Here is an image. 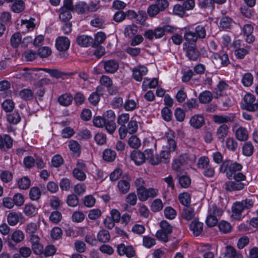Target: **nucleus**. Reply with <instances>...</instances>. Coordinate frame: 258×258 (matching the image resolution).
<instances>
[{
	"label": "nucleus",
	"mask_w": 258,
	"mask_h": 258,
	"mask_svg": "<svg viewBox=\"0 0 258 258\" xmlns=\"http://www.w3.org/2000/svg\"><path fill=\"white\" fill-rule=\"evenodd\" d=\"M242 169L241 164L237 163H232L230 160L224 161L220 168L221 172L225 173L226 176L229 179L246 181V176L240 172Z\"/></svg>",
	"instance_id": "obj_1"
},
{
	"label": "nucleus",
	"mask_w": 258,
	"mask_h": 258,
	"mask_svg": "<svg viewBox=\"0 0 258 258\" xmlns=\"http://www.w3.org/2000/svg\"><path fill=\"white\" fill-rule=\"evenodd\" d=\"M253 204V201L248 199L241 202H235L232 207V217L235 219H239L242 216V213H245V211L251 208Z\"/></svg>",
	"instance_id": "obj_2"
},
{
	"label": "nucleus",
	"mask_w": 258,
	"mask_h": 258,
	"mask_svg": "<svg viewBox=\"0 0 258 258\" xmlns=\"http://www.w3.org/2000/svg\"><path fill=\"white\" fill-rule=\"evenodd\" d=\"M107 123L106 131L110 134H112L116 129V124L114 122L115 115L114 112L109 110L106 112L103 115Z\"/></svg>",
	"instance_id": "obj_3"
},
{
	"label": "nucleus",
	"mask_w": 258,
	"mask_h": 258,
	"mask_svg": "<svg viewBox=\"0 0 258 258\" xmlns=\"http://www.w3.org/2000/svg\"><path fill=\"white\" fill-rule=\"evenodd\" d=\"M74 10V6L68 7L64 5L59 9V19L61 22H69L72 18L71 12Z\"/></svg>",
	"instance_id": "obj_4"
},
{
	"label": "nucleus",
	"mask_w": 258,
	"mask_h": 258,
	"mask_svg": "<svg viewBox=\"0 0 258 258\" xmlns=\"http://www.w3.org/2000/svg\"><path fill=\"white\" fill-rule=\"evenodd\" d=\"M117 252L119 255H125L128 258L134 257L136 253L135 250L132 246H126L123 243L117 245Z\"/></svg>",
	"instance_id": "obj_5"
},
{
	"label": "nucleus",
	"mask_w": 258,
	"mask_h": 258,
	"mask_svg": "<svg viewBox=\"0 0 258 258\" xmlns=\"http://www.w3.org/2000/svg\"><path fill=\"white\" fill-rule=\"evenodd\" d=\"M165 138L167 140V145L164 147L169 151L173 152L175 151L177 146L175 141L176 136L175 133L171 131H169L165 134Z\"/></svg>",
	"instance_id": "obj_6"
},
{
	"label": "nucleus",
	"mask_w": 258,
	"mask_h": 258,
	"mask_svg": "<svg viewBox=\"0 0 258 258\" xmlns=\"http://www.w3.org/2000/svg\"><path fill=\"white\" fill-rule=\"evenodd\" d=\"M245 181L234 180V181H229L225 183V189L228 191H232L234 190H240L244 188L246 184Z\"/></svg>",
	"instance_id": "obj_7"
},
{
	"label": "nucleus",
	"mask_w": 258,
	"mask_h": 258,
	"mask_svg": "<svg viewBox=\"0 0 258 258\" xmlns=\"http://www.w3.org/2000/svg\"><path fill=\"white\" fill-rule=\"evenodd\" d=\"M183 49L186 51V55L189 59L191 60H196L200 55L199 51L196 49V46L191 44H183Z\"/></svg>",
	"instance_id": "obj_8"
},
{
	"label": "nucleus",
	"mask_w": 258,
	"mask_h": 258,
	"mask_svg": "<svg viewBox=\"0 0 258 258\" xmlns=\"http://www.w3.org/2000/svg\"><path fill=\"white\" fill-rule=\"evenodd\" d=\"M245 102V108L249 111H254L258 110V103L253 104L255 98V97L249 93L246 94L244 97Z\"/></svg>",
	"instance_id": "obj_9"
},
{
	"label": "nucleus",
	"mask_w": 258,
	"mask_h": 258,
	"mask_svg": "<svg viewBox=\"0 0 258 258\" xmlns=\"http://www.w3.org/2000/svg\"><path fill=\"white\" fill-rule=\"evenodd\" d=\"M131 158L136 164L138 165H141L147 159L146 151L144 153H142L139 150H134L131 153Z\"/></svg>",
	"instance_id": "obj_10"
},
{
	"label": "nucleus",
	"mask_w": 258,
	"mask_h": 258,
	"mask_svg": "<svg viewBox=\"0 0 258 258\" xmlns=\"http://www.w3.org/2000/svg\"><path fill=\"white\" fill-rule=\"evenodd\" d=\"M13 142V139L9 135H0V150L6 151L11 148Z\"/></svg>",
	"instance_id": "obj_11"
},
{
	"label": "nucleus",
	"mask_w": 258,
	"mask_h": 258,
	"mask_svg": "<svg viewBox=\"0 0 258 258\" xmlns=\"http://www.w3.org/2000/svg\"><path fill=\"white\" fill-rule=\"evenodd\" d=\"M55 46L59 51H65L69 48L70 40L66 37H59L56 40Z\"/></svg>",
	"instance_id": "obj_12"
},
{
	"label": "nucleus",
	"mask_w": 258,
	"mask_h": 258,
	"mask_svg": "<svg viewBox=\"0 0 258 258\" xmlns=\"http://www.w3.org/2000/svg\"><path fill=\"white\" fill-rule=\"evenodd\" d=\"M242 258L241 253L238 252L236 249L230 245L227 246L226 252L222 254L219 258Z\"/></svg>",
	"instance_id": "obj_13"
},
{
	"label": "nucleus",
	"mask_w": 258,
	"mask_h": 258,
	"mask_svg": "<svg viewBox=\"0 0 258 258\" xmlns=\"http://www.w3.org/2000/svg\"><path fill=\"white\" fill-rule=\"evenodd\" d=\"M104 69L106 73H114L118 70L119 65L117 61L114 59L102 61Z\"/></svg>",
	"instance_id": "obj_14"
},
{
	"label": "nucleus",
	"mask_w": 258,
	"mask_h": 258,
	"mask_svg": "<svg viewBox=\"0 0 258 258\" xmlns=\"http://www.w3.org/2000/svg\"><path fill=\"white\" fill-rule=\"evenodd\" d=\"M189 228L192 231L195 236H198L201 234L203 229V223L200 222L198 219H194L191 222Z\"/></svg>",
	"instance_id": "obj_15"
},
{
	"label": "nucleus",
	"mask_w": 258,
	"mask_h": 258,
	"mask_svg": "<svg viewBox=\"0 0 258 258\" xmlns=\"http://www.w3.org/2000/svg\"><path fill=\"white\" fill-rule=\"evenodd\" d=\"M130 181L131 179L127 176L126 177L124 176L122 179L118 182L117 187L121 194H124L128 191L130 188Z\"/></svg>",
	"instance_id": "obj_16"
},
{
	"label": "nucleus",
	"mask_w": 258,
	"mask_h": 258,
	"mask_svg": "<svg viewBox=\"0 0 258 258\" xmlns=\"http://www.w3.org/2000/svg\"><path fill=\"white\" fill-rule=\"evenodd\" d=\"M94 39L92 37L87 35L79 36L76 40L77 44L82 47H88L93 44Z\"/></svg>",
	"instance_id": "obj_17"
},
{
	"label": "nucleus",
	"mask_w": 258,
	"mask_h": 258,
	"mask_svg": "<svg viewBox=\"0 0 258 258\" xmlns=\"http://www.w3.org/2000/svg\"><path fill=\"white\" fill-rule=\"evenodd\" d=\"M235 116L232 115L230 116H224L215 115L213 116V119L215 123L218 124H224L226 122H233L235 120Z\"/></svg>",
	"instance_id": "obj_18"
},
{
	"label": "nucleus",
	"mask_w": 258,
	"mask_h": 258,
	"mask_svg": "<svg viewBox=\"0 0 258 258\" xmlns=\"http://www.w3.org/2000/svg\"><path fill=\"white\" fill-rule=\"evenodd\" d=\"M229 133V127L226 124H222L217 130L216 136L218 140L222 142L224 141V139L227 137Z\"/></svg>",
	"instance_id": "obj_19"
},
{
	"label": "nucleus",
	"mask_w": 258,
	"mask_h": 258,
	"mask_svg": "<svg viewBox=\"0 0 258 258\" xmlns=\"http://www.w3.org/2000/svg\"><path fill=\"white\" fill-rule=\"evenodd\" d=\"M236 139L240 141H246L248 138V132L244 127L240 126L235 131V133Z\"/></svg>",
	"instance_id": "obj_20"
},
{
	"label": "nucleus",
	"mask_w": 258,
	"mask_h": 258,
	"mask_svg": "<svg viewBox=\"0 0 258 258\" xmlns=\"http://www.w3.org/2000/svg\"><path fill=\"white\" fill-rule=\"evenodd\" d=\"M146 153L147 159L152 165H157L162 162V159L160 158L159 155L157 154L154 155L153 150L151 149L146 150Z\"/></svg>",
	"instance_id": "obj_21"
},
{
	"label": "nucleus",
	"mask_w": 258,
	"mask_h": 258,
	"mask_svg": "<svg viewBox=\"0 0 258 258\" xmlns=\"http://www.w3.org/2000/svg\"><path fill=\"white\" fill-rule=\"evenodd\" d=\"M189 122L191 126L198 129L203 125L205 120L201 115H195L190 118Z\"/></svg>",
	"instance_id": "obj_22"
},
{
	"label": "nucleus",
	"mask_w": 258,
	"mask_h": 258,
	"mask_svg": "<svg viewBox=\"0 0 258 258\" xmlns=\"http://www.w3.org/2000/svg\"><path fill=\"white\" fill-rule=\"evenodd\" d=\"M44 72L48 73L51 77L56 79L62 78L64 76H71L73 73H66L63 72L59 71L57 69H43Z\"/></svg>",
	"instance_id": "obj_23"
},
{
	"label": "nucleus",
	"mask_w": 258,
	"mask_h": 258,
	"mask_svg": "<svg viewBox=\"0 0 258 258\" xmlns=\"http://www.w3.org/2000/svg\"><path fill=\"white\" fill-rule=\"evenodd\" d=\"M148 72V70L146 67H140L139 68H135L133 70V77L137 81H141L142 77L145 75Z\"/></svg>",
	"instance_id": "obj_24"
},
{
	"label": "nucleus",
	"mask_w": 258,
	"mask_h": 258,
	"mask_svg": "<svg viewBox=\"0 0 258 258\" xmlns=\"http://www.w3.org/2000/svg\"><path fill=\"white\" fill-rule=\"evenodd\" d=\"M22 216L21 213L11 212L8 216V222L10 225L14 226L22 219Z\"/></svg>",
	"instance_id": "obj_25"
},
{
	"label": "nucleus",
	"mask_w": 258,
	"mask_h": 258,
	"mask_svg": "<svg viewBox=\"0 0 258 258\" xmlns=\"http://www.w3.org/2000/svg\"><path fill=\"white\" fill-rule=\"evenodd\" d=\"M177 178L180 185L183 188L188 187L190 183V178L187 175H182L181 172L177 174Z\"/></svg>",
	"instance_id": "obj_26"
},
{
	"label": "nucleus",
	"mask_w": 258,
	"mask_h": 258,
	"mask_svg": "<svg viewBox=\"0 0 258 258\" xmlns=\"http://www.w3.org/2000/svg\"><path fill=\"white\" fill-rule=\"evenodd\" d=\"M7 119L9 123L17 124L21 121V116L17 111H11L7 114Z\"/></svg>",
	"instance_id": "obj_27"
},
{
	"label": "nucleus",
	"mask_w": 258,
	"mask_h": 258,
	"mask_svg": "<svg viewBox=\"0 0 258 258\" xmlns=\"http://www.w3.org/2000/svg\"><path fill=\"white\" fill-rule=\"evenodd\" d=\"M73 99V97L71 94L66 93L59 96L58 101L61 105L68 106L72 103Z\"/></svg>",
	"instance_id": "obj_28"
},
{
	"label": "nucleus",
	"mask_w": 258,
	"mask_h": 258,
	"mask_svg": "<svg viewBox=\"0 0 258 258\" xmlns=\"http://www.w3.org/2000/svg\"><path fill=\"white\" fill-rule=\"evenodd\" d=\"M195 216V211L193 208L185 206L183 209L182 217L187 221L191 220Z\"/></svg>",
	"instance_id": "obj_29"
},
{
	"label": "nucleus",
	"mask_w": 258,
	"mask_h": 258,
	"mask_svg": "<svg viewBox=\"0 0 258 258\" xmlns=\"http://www.w3.org/2000/svg\"><path fill=\"white\" fill-rule=\"evenodd\" d=\"M138 31V27L132 24L127 25L124 28V35L125 37L132 38L135 36Z\"/></svg>",
	"instance_id": "obj_30"
},
{
	"label": "nucleus",
	"mask_w": 258,
	"mask_h": 258,
	"mask_svg": "<svg viewBox=\"0 0 258 258\" xmlns=\"http://www.w3.org/2000/svg\"><path fill=\"white\" fill-rule=\"evenodd\" d=\"M13 2L14 4L11 9L14 12L19 13L25 9V5L23 0H14Z\"/></svg>",
	"instance_id": "obj_31"
},
{
	"label": "nucleus",
	"mask_w": 258,
	"mask_h": 258,
	"mask_svg": "<svg viewBox=\"0 0 258 258\" xmlns=\"http://www.w3.org/2000/svg\"><path fill=\"white\" fill-rule=\"evenodd\" d=\"M213 98L212 93L209 91H205L200 94L199 96V101L202 103H208Z\"/></svg>",
	"instance_id": "obj_32"
},
{
	"label": "nucleus",
	"mask_w": 258,
	"mask_h": 258,
	"mask_svg": "<svg viewBox=\"0 0 258 258\" xmlns=\"http://www.w3.org/2000/svg\"><path fill=\"white\" fill-rule=\"evenodd\" d=\"M116 156L114 151L111 149H106L103 153V158L104 160L108 162H112L114 160Z\"/></svg>",
	"instance_id": "obj_33"
},
{
	"label": "nucleus",
	"mask_w": 258,
	"mask_h": 258,
	"mask_svg": "<svg viewBox=\"0 0 258 258\" xmlns=\"http://www.w3.org/2000/svg\"><path fill=\"white\" fill-rule=\"evenodd\" d=\"M183 38L189 43L188 44L191 45H193L194 43H196L199 39L194 32L190 31L185 33Z\"/></svg>",
	"instance_id": "obj_34"
},
{
	"label": "nucleus",
	"mask_w": 258,
	"mask_h": 258,
	"mask_svg": "<svg viewBox=\"0 0 258 258\" xmlns=\"http://www.w3.org/2000/svg\"><path fill=\"white\" fill-rule=\"evenodd\" d=\"M97 239L101 242L105 243L109 241L110 239V234L106 230H100L97 234Z\"/></svg>",
	"instance_id": "obj_35"
},
{
	"label": "nucleus",
	"mask_w": 258,
	"mask_h": 258,
	"mask_svg": "<svg viewBox=\"0 0 258 258\" xmlns=\"http://www.w3.org/2000/svg\"><path fill=\"white\" fill-rule=\"evenodd\" d=\"M22 40L21 34L19 32L12 35L11 38V45L14 48H17L21 43Z\"/></svg>",
	"instance_id": "obj_36"
},
{
	"label": "nucleus",
	"mask_w": 258,
	"mask_h": 258,
	"mask_svg": "<svg viewBox=\"0 0 258 258\" xmlns=\"http://www.w3.org/2000/svg\"><path fill=\"white\" fill-rule=\"evenodd\" d=\"M2 108L7 112L12 111L15 107L14 102L11 99H6L2 104Z\"/></svg>",
	"instance_id": "obj_37"
},
{
	"label": "nucleus",
	"mask_w": 258,
	"mask_h": 258,
	"mask_svg": "<svg viewBox=\"0 0 258 258\" xmlns=\"http://www.w3.org/2000/svg\"><path fill=\"white\" fill-rule=\"evenodd\" d=\"M19 187L22 189H27L31 185V181L27 176H24L20 179L18 182Z\"/></svg>",
	"instance_id": "obj_38"
},
{
	"label": "nucleus",
	"mask_w": 258,
	"mask_h": 258,
	"mask_svg": "<svg viewBox=\"0 0 258 258\" xmlns=\"http://www.w3.org/2000/svg\"><path fill=\"white\" fill-rule=\"evenodd\" d=\"M41 195V191L38 187H33L30 190L29 196L32 200H38L40 198Z\"/></svg>",
	"instance_id": "obj_39"
},
{
	"label": "nucleus",
	"mask_w": 258,
	"mask_h": 258,
	"mask_svg": "<svg viewBox=\"0 0 258 258\" xmlns=\"http://www.w3.org/2000/svg\"><path fill=\"white\" fill-rule=\"evenodd\" d=\"M24 238V235L23 232L19 230L15 231L11 235V240L16 243H20Z\"/></svg>",
	"instance_id": "obj_40"
},
{
	"label": "nucleus",
	"mask_w": 258,
	"mask_h": 258,
	"mask_svg": "<svg viewBox=\"0 0 258 258\" xmlns=\"http://www.w3.org/2000/svg\"><path fill=\"white\" fill-rule=\"evenodd\" d=\"M253 146L250 142L245 143L242 147V153L246 156H250L253 153Z\"/></svg>",
	"instance_id": "obj_41"
},
{
	"label": "nucleus",
	"mask_w": 258,
	"mask_h": 258,
	"mask_svg": "<svg viewBox=\"0 0 258 258\" xmlns=\"http://www.w3.org/2000/svg\"><path fill=\"white\" fill-rule=\"evenodd\" d=\"M237 142L233 138H228L226 140V146L227 148L231 151H235L237 147Z\"/></svg>",
	"instance_id": "obj_42"
},
{
	"label": "nucleus",
	"mask_w": 258,
	"mask_h": 258,
	"mask_svg": "<svg viewBox=\"0 0 258 258\" xmlns=\"http://www.w3.org/2000/svg\"><path fill=\"white\" fill-rule=\"evenodd\" d=\"M179 200L184 207L189 206L190 203V196L187 192H183L179 195Z\"/></svg>",
	"instance_id": "obj_43"
},
{
	"label": "nucleus",
	"mask_w": 258,
	"mask_h": 258,
	"mask_svg": "<svg viewBox=\"0 0 258 258\" xmlns=\"http://www.w3.org/2000/svg\"><path fill=\"white\" fill-rule=\"evenodd\" d=\"M73 176L80 181H84L86 178V175L84 172L79 168H75L73 170Z\"/></svg>",
	"instance_id": "obj_44"
},
{
	"label": "nucleus",
	"mask_w": 258,
	"mask_h": 258,
	"mask_svg": "<svg viewBox=\"0 0 258 258\" xmlns=\"http://www.w3.org/2000/svg\"><path fill=\"white\" fill-rule=\"evenodd\" d=\"M137 194L139 200L141 201H145L148 198L147 189L145 187H138Z\"/></svg>",
	"instance_id": "obj_45"
},
{
	"label": "nucleus",
	"mask_w": 258,
	"mask_h": 258,
	"mask_svg": "<svg viewBox=\"0 0 258 258\" xmlns=\"http://www.w3.org/2000/svg\"><path fill=\"white\" fill-rule=\"evenodd\" d=\"M19 95L22 99L29 100L33 98V93L30 89H24L20 92Z\"/></svg>",
	"instance_id": "obj_46"
},
{
	"label": "nucleus",
	"mask_w": 258,
	"mask_h": 258,
	"mask_svg": "<svg viewBox=\"0 0 258 258\" xmlns=\"http://www.w3.org/2000/svg\"><path fill=\"white\" fill-rule=\"evenodd\" d=\"M88 9V5L84 2H79L74 7V10L81 14L86 12Z\"/></svg>",
	"instance_id": "obj_47"
},
{
	"label": "nucleus",
	"mask_w": 258,
	"mask_h": 258,
	"mask_svg": "<svg viewBox=\"0 0 258 258\" xmlns=\"http://www.w3.org/2000/svg\"><path fill=\"white\" fill-rule=\"evenodd\" d=\"M67 203L69 206L75 207L79 204V199L76 195L71 194L68 196Z\"/></svg>",
	"instance_id": "obj_48"
},
{
	"label": "nucleus",
	"mask_w": 258,
	"mask_h": 258,
	"mask_svg": "<svg viewBox=\"0 0 258 258\" xmlns=\"http://www.w3.org/2000/svg\"><path fill=\"white\" fill-rule=\"evenodd\" d=\"M197 100L195 98H192L183 104V107L185 111L190 110L198 106Z\"/></svg>",
	"instance_id": "obj_49"
},
{
	"label": "nucleus",
	"mask_w": 258,
	"mask_h": 258,
	"mask_svg": "<svg viewBox=\"0 0 258 258\" xmlns=\"http://www.w3.org/2000/svg\"><path fill=\"white\" fill-rule=\"evenodd\" d=\"M199 39H204L206 35V30L204 26L198 25L195 28L194 32Z\"/></svg>",
	"instance_id": "obj_50"
},
{
	"label": "nucleus",
	"mask_w": 258,
	"mask_h": 258,
	"mask_svg": "<svg viewBox=\"0 0 258 258\" xmlns=\"http://www.w3.org/2000/svg\"><path fill=\"white\" fill-rule=\"evenodd\" d=\"M103 116H97L93 119V124L95 126L99 127H105L106 130L107 123Z\"/></svg>",
	"instance_id": "obj_51"
},
{
	"label": "nucleus",
	"mask_w": 258,
	"mask_h": 258,
	"mask_svg": "<svg viewBox=\"0 0 258 258\" xmlns=\"http://www.w3.org/2000/svg\"><path fill=\"white\" fill-rule=\"evenodd\" d=\"M137 102L132 99H127L123 104V107L126 111H133L137 107Z\"/></svg>",
	"instance_id": "obj_52"
},
{
	"label": "nucleus",
	"mask_w": 258,
	"mask_h": 258,
	"mask_svg": "<svg viewBox=\"0 0 258 258\" xmlns=\"http://www.w3.org/2000/svg\"><path fill=\"white\" fill-rule=\"evenodd\" d=\"M242 83L244 86H250L253 83V76L249 73H245L242 79Z\"/></svg>",
	"instance_id": "obj_53"
},
{
	"label": "nucleus",
	"mask_w": 258,
	"mask_h": 258,
	"mask_svg": "<svg viewBox=\"0 0 258 258\" xmlns=\"http://www.w3.org/2000/svg\"><path fill=\"white\" fill-rule=\"evenodd\" d=\"M128 144L131 148L137 149L140 146L141 142L137 137L132 136L128 141Z\"/></svg>",
	"instance_id": "obj_54"
},
{
	"label": "nucleus",
	"mask_w": 258,
	"mask_h": 258,
	"mask_svg": "<svg viewBox=\"0 0 258 258\" xmlns=\"http://www.w3.org/2000/svg\"><path fill=\"white\" fill-rule=\"evenodd\" d=\"M51 49L46 46L39 48L38 51V54H39L41 58L47 57L51 55Z\"/></svg>",
	"instance_id": "obj_55"
},
{
	"label": "nucleus",
	"mask_w": 258,
	"mask_h": 258,
	"mask_svg": "<svg viewBox=\"0 0 258 258\" xmlns=\"http://www.w3.org/2000/svg\"><path fill=\"white\" fill-rule=\"evenodd\" d=\"M223 210L218 208L216 205L214 204L209 209V214L215 216L216 217L221 216L223 214Z\"/></svg>",
	"instance_id": "obj_56"
},
{
	"label": "nucleus",
	"mask_w": 258,
	"mask_h": 258,
	"mask_svg": "<svg viewBox=\"0 0 258 258\" xmlns=\"http://www.w3.org/2000/svg\"><path fill=\"white\" fill-rule=\"evenodd\" d=\"M219 228L220 231L226 233L231 231V226L228 222L221 221L219 224Z\"/></svg>",
	"instance_id": "obj_57"
},
{
	"label": "nucleus",
	"mask_w": 258,
	"mask_h": 258,
	"mask_svg": "<svg viewBox=\"0 0 258 258\" xmlns=\"http://www.w3.org/2000/svg\"><path fill=\"white\" fill-rule=\"evenodd\" d=\"M163 207L162 201L160 199H156L152 204L151 210L155 212H158L162 209Z\"/></svg>",
	"instance_id": "obj_58"
},
{
	"label": "nucleus",
	"mask_w": 258,
	"mask_h": 258,
	"mask_svg": "<svg viewBox=\"0 0 258 258\" xmlns=\"http://www.w3.org/2000/svg\"><path fill=\"white\" fill-rule=\"evenodd\" d=\"M138 128V125L137 121L132 120L128 122L126 130L128 133L132 134L137 132Z\"/></svg>",
	"instance_id": "obj_59"
},
{
	"label": "nucleus",
	"mask_w": 258,
	"mask_h": 258,
	"mask_svg": "<svg viewBox=\"0 0 258 258\" xmlns=\"http://www.w3.org/2000/svg\"><path fill=\"white\" fill-rule=\"evenodd\" d=\"M59 186L62 190L68 191L71 187V180L67 178H62L60 181Z\"/></svg>",
	"instance_id": "obj_60"
},
{
	"label": "nucleus",
	"mask_w": 258,
	"mask_h": 258,
	"mask_svg": "<svg viewBox=\"0 0 258 258\" xmlns=\"http://www.w3.org/2000/svg\"><path fill=\"white\" fill-rule=\"evenodd\" d=\"M38 53L31 50H29L25 52L23 56L27 61H32L36 58Z\"/></svg>",
	"instance_id": "obj_61"
},
{
	"label": "nucleus",
	"mask_w": 258,
	"mask_h": 258,
	"mask_svg": "<svg viewBox=\"0 0 258 258\" xmlns=\"http://www.w3.org/2000/svg\"><path fill=\"white\" fill-rule=\"evenodd\" d=\"M60 212L57 211L53 212L49 216V220L54 223H58L61 219Z\"/></svg>",
	"instance_id": "obj_62"
},
{
	"label": "nucleus",
	"mask_w": 258,
	"mask_h": 258,
	"mask_svg": "<svg viewBox=\"0 0 258 258\" xmlns=\"http://www.w3.org/2000/svg\"><path fill=\"white\" fill-rule=\"evenodd\" d=\"M70 150L79 156L80 152V147L78 143L74 140H71L69 143Z\"/></svg>",
	"instance_id": "obj_63"
},
{
	"label": "nucleus",
	"mask_w": 258,
	"mask_h": 258,
	"mask_svg": "<svg viewBox=\"0 0 258 258\" xmlns=\"http://www.w3.org/2000/svg\"><path fill=\"white\" fill-rule=\"evenodd\" d=\"M165 216L169 219H173L175 217L176 212L175 210L171 207H166L164 210Z\"/></svg>",
	"instance_id": "obj_64"
}]
</instances>
